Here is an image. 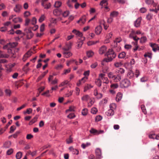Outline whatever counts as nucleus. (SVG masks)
<instances>
[{"instance_id":"1","label":"nucleus","mask_w":159,"mask_h":159,"mask_svg":"<svg viewBox=\"0 0 159 159\" xmlns=\"http://www.w3.org/2000/svg\"><path fill=\"white\" fill-rule=\"evenodd\" d=\"M106 55L107 56V57L104 59L103 61L107 62L111 61L116 56V54L111 49H109Z\"/></svg>"},{"instance_id":"2","label":"nucleus","mask_w":159,"mask_h":159,"mask_svg":"<svg viewBox=\"0 0 159 159\" xmlns=\"http://www.w3.org/2000/svg\"><path fill=\"white\" fill-rule=\"evenodd\" d=\"M25 34L28 39H31L33 37L34 34L30 28H26L25 29Z\"/></svg>"},{"instance_id":"3","label":"nucleus","mask_w":159,"mask_h":159,"mask_svg":"<svg viewBox=\"0 0 159 159\" xmlns=\"http://www.w3.org/2000/svg\"><path fill=\"white\" fill-rule=\"evenodd\" d=\"M99 77L103 81V84H107L109 83V80L108 78L107 77L105 76L104 74L102 73L99 74Z\"/></svg>"},{"instance_id":"4","label":"nucleus","mask_w":159,"mask_h":159,"mask_svg":"<svg viewBox=\"0 0 159 159\" xmlns=\"http://www.w3.org/2000/svg\"><path fill=\"white\" fill-rule=\"evenodd\" d=\"M62 49L64 50L63 54L65 57L68 58L72 56V53L70 51H68V50H67L65 48H63Z\"/></svg>"},{"instance_id":"5","label":"nucleus","mask_w":159,"mask_h":159,"mask_svg":"<svg viewBox=\"0 0 159 159\" xmlns=\"http://www.w3.org/2000/svg\"><path fill=\"white\" fill-rule=\"evenodd\" d=\"M17 42H13L12 43H9L3 47V48L4 49L7 48H13L17 46Z\"/></svg>"},{"instance_id":"6","label":"nucleus","mask_w":159,"mask_h":159,"mask_svg":"<svg viewBox=\"0 0 159 159\" xmlns=\"http://www.w3.org/2000/svg\"><path fill=\"white\" fill-rule=\"evenodd\" d=\"M130 85V82L127 79L123 80L121 83V86L122 87L127 88Z\"/></svg>"},{"instance_id":"7","label":"nucleus","mask_w":159,"mask_h":159,"mask_svg":"<svg viewBox=\"0 0 159 159\" xmlns=\"http://www.w3.org/2000/svg\"><path fill=\"white\" fill-rule=\"evenodd\" d=\"M22 8V7L20 4H17L13 8L14 11L16 13H19Z\"/></svg>"},{"instance_id":"8","label":"nucleus","mask_w":159,"mask_h":159,"mask_svg":"<svg viewBox=\"0 0 159 159\" xmlns=\"http://www.w3.org/2000/svg\"><path fill=\"white\" fill-rule=\"evenodd\" d=\"M102 27L101 25H99L97 26L95 29V32L96 34H100L102 30Z\"/></svg>"},{"instance_id":"9","label":"nucleus","mask_w":159,"mask_h":159,"mask_svg":"<svg viewBox=\"0 0 159 159\" xmlns=\"http://www.w3.org/2000/svg\"><path fill=\"white\" fill-rule=\"evenodd\" d=\"M125 71V70L121 68H118L115 71L117 75H121L123 74Z\"/></svg>"},{"instance_id":"10","label":"nucleus","mask_w":159,"mask_h":159,"mask_svg":"<svg viewBox=\"0 0 159 159\" xmlns=\"http://www.w3.org/2000/svg\"><path fill=\"white\" fill-rule=\"evenodd\" d=\"M150 45L154 52H156L157 51L159 50V47L157 44L155 43H150Z\"/></svg>"},{"instance_id":"11","label":"nucleus","mask_w":159,"mask_h":159,"mask_svg":"<svg viewBox=\"0 0 159 159\" xmlns=\"http://www.w3.org/2000/svg\"><path fill=\"white\" fill-rule=\"evenodd\" d=\"M142 18L141 17H139L134 22V26L136 27H139L141 23Z\"/></svg>"},{"instance_id":"12","label":"nucleus","mask_w":159,"mask_h":159,"mask_svg":"<svg viewBox=\"0 0 159 159\" xmlns=\"http://www.w3.org/2000/svg\"><path fill=\"white\" fill-rule=\"evenodd\" d=\"M41 5L43 6L45 9H48L51 6L50 3H47L45 2L42 1Z\"/></svg>"},{"instance_id":"13","label":"nucleus","mask_w":159,"mask_h":159,"mask_svg":"<svg viewBox=\"0 0 159 159\" xmlns=\"http://www.w3.org/2000/svg\"><path fill=\"white\" fill-rule=\"evenodd\" d=\"M69 149L70 152L73 154L77 155L79 154L78 150L76 149H74L72 147H69Z\"/></svg>"},{"instance_id":"14","label":"nucleus","mask_w":159,"mask_h":159,"mask_svg":"<svg viewBox=\"0 0 159 159\" xmlns=\"http://www.w3.org/2000/svg\"><path fill=\"white\" fill-rule=\"evenodd\" d=\"M107 48L106 46H102L99 50V53L100 54L104 53L107 51Z\"/></svg>"},{"instance_id":"15","label":"nucleus","mask_w":159,"mask_h":159,"mask_svg":"<svg viewBox=\"0 0 159 159\" xmlns=\"http://www.w3.org/2000/svg\"><path fill=\"white\" fill-rule=\"evenodd\" d=\"M86 21V18L85 16L82 17L77 22L79 23L80 25H82L84 24Z\"/></svg>"},{"instance_id":"16","label":"nucleus","mask_w":159,"mask_h":159,"mask_svg":"<svg viewBox=\"0 0 159 159\" xmlns=\"http://www.w3.org/2000/svg\"><path fill=\"white\" fill-rule=\"evenodd\" d=\"M119 13L117 11H113L111 12L110 14V17L112 18H115L117 17L119 15Z\"/></svg>"},{"instance_id":"17","label":"nucleus","mask_w":159,"mask_h":159,"mask_svg":"<svg viewBox=\"0 0 159 159\" xmlns=\"http://www.w3.org/2000/svg\"><path fill=\"white\" fill-rule=\"evenodd\" d=\"M72 32L77 36L79 37H81L82 36L83 34L82 33L75 29L73 30Z\"/></svg>"},{"instance_id":"18","label":"nucleus","mask_w":159,"mask_h":159,"mask_svg":"<svg viewBox=\"0 0 159 159\" xmlns=\"http://www.w3.org/2000/svg\"><path fill=\"white\" fill-rule=\"evenodd\" d=\"M113 79V80L115 82H118L120 81L121 79V76L120 75H115Z\"/></svg>"},{"instance_id":"19","label":"nucleus","mask_w":159,"mask_h":159,"mask_svg":"<svg viewBox=\"0 0 159 159\" xmlns=\"http://www.w3.org/2000/svg\"><path fill=\"white\" fill-rule=\"evenodd\" d=\"M114 111L111 109H109L106 113V115L108 116H112L114 115Z\"/></svg>"},{"instance_id":"20","label":"nucleus","mask_w":159,"mask_h":159,"mask_svg":"<svg viewBox=\"0 0 159 159\" xmlns=\"http://www.w3.org/2000/svg\"><path fill=\"white\" fill-rule=\"evenodd\" d=\"M95 153L98 158H100L101 156V151L99 148H97L95 150Z\"/></svg>"},{"instance_id":"21","label":"nucleus","mask_w":159,"mask_h":159,"mask_svg":"<svg viewBox=\"0 0 159 159\" xmlns=\"http://www.w3.org/2000/svg\"><path fill=\"white\" fill-rule=\"evenodd\" d=\"M128 77L129 79H132L134 77V74L131 70H129L127 74Z\"/></svg>"},{"instance_id":"22","label":"nucleus","mask_w":159,"mask_h":159,"mask_svg":"<svg viewBox=\"0 0 159 159\" xmlns=\"http://www.w3.org/2000/svg\"><path fill=\"white\" fill-rule=\"evenodd\" d=\"M122 95L120 93H118L116 97V100L117 102H119L120 101L122 98Z\"/></svg>"},{"instance_id":"23","label":"nucleus","mask_w":159,"mask_h":159,"mask_svg":"<svg viewBox=\"0 0 159 159\" xmlns=\"http://www.w3.org/2000/svg\"><path fill=\"white\" fill-rule=\"evenodd\" d=\"M89 99L90 97L88 95H84L81 98V100L84 101H87Z\"/></svg>"},{"instance_id":"24","label":"nucleus","mask_w":159,"mask_h":159,"mask_svg":"<svg viewBox=\"0 0 159 159\" xmlns=\"http://www.w3.org/2000/svg\"><path fill=\"white\" fill-rule=\"evenodd\" d=\"M11 143L10 141H8L5 142L3 144V147L5 148H9L11 145Z\"/></svg>"},{"instance_id":"25","label":"nucleus","mask_w":159,"mask_h":159,"mask_svg":"<svg viewBox=\"0 0 159 159\" xmlns=\"http://www.w3.org/2000/svg\"><path fill=\"white\" fill-rule=\"evenodd\" d=\"M94 52L92 50H89L86 52L87 56L89 58L92 57L94 55Z\"/></svg>"},{"instance_id":"26","label":"nucleus","mask_w":159,"mask_h":159,"mask_svg":"<svg viewBox=\"0 0 159 159\" xmlns=\"http://www.w3.org/2000/svg\"><path fill=\"white\" fill-rule=\"evenodd\" d=\"M12 21L14 23H17L22 22V19L20 17H16L13 19Z\"/></svg>"},{"instance_id":"27","label":"nucleus","mask_w":159,"mask_h":159,"mask_svg":"<svg viewBox=\"0 0 159 159\" xmlns=\"http://www.w3.org/2000/svg\"><path fill=\"white\" fill-rule=\"evenodd\" d=\"M145 2L148 4H152L154 7H155L156 6V4L154 3L153 0H146Z\"/></svg>"},{"instance_id":"28","label":"nucleus","mask_w":159,"mask_h":159,"mask_svg":"<svg viewBox=\"0 0 159 159\" xmlns=\"http://www.w3.org/2000/svg\"><path fill=\"white\" fill-rule=\"evenodd\" d=\"M95 82L96 84L99 87H101L102 85V82L99 78L95 80Z\"/></svg>"},{"instance_id":"29","label":"nucleus","mask_w":159,"mask_h":159,"mask_svg":"<svg viewBox=\"0 0 159 159\" xmlns=\"http://www.w3.org/2000/svg\"><path fill=\"white\" fill-rule=\"evenodd\" d=\"M107 0H102L100 3V5L102 6H105L107 5Z\"/></svg>"},{"instance_id":"30","label":"nucleus","mask_w":159,"mask_h":159,"mask_svg":"<svg viewBox=\"0 0 159 159\" xmlns=\"http://www.w3.org/2000/svg\"><path fill=\"white\" fill-rule=\"evenodd\" d=\"M90 132L91 134H93L94 135H98V130L93 128L91 129L90 130Z\"/></svg>"},{"instance_id":"31","label":"nucleus","mask_w":159,"mask_h":159,"mask_svg":"<svg viewBox=\"0 0 159 159\" xmlns=\"http://www.w3.org/2000/svg\"><path fill=\"white\" fill-rule=\"evenodd\" d=\"M126 56V53L125 52H122L119 54L118 57L119 58H124Z\"/></svg>"},{"instance_id":"32","label":"nucleus","mask_w":159,"mask_h":159,"mask_svg":"<svg viewBox=\"0 0 159 159\" xmlns=\"http://www.w3.org/2000/svg\"><path fill=\"white\" fill-rule=\"evenodd\" d=\"M91 145V143L89 142H87L86 143H83L82 144L81 147L85 149L86 148L89 146Z\"/></svg>"},{"instance_id":"33","label":"nucleus","mask_w":159,"mask_h":159,"mask_svg":"<svg viewBox=\"0 0 159 159\" xmlns=\"http://www.w3.org/2000/svg\"><path fill=\"white\" fill-rule=\"evenodd\" d=\"M22 155V153L20 152H19L16 154V158L17 159H20L21 158Z\"/></svg>"},{"instance_id":"34","label":"nucleus","mask_w":159,"mask_h":159,"mask_svg":"<svg viewBox=\"0 0 159 159\" xmlns=\"http://www.w3.org/2000/svg\"><path fill=\"white\" fill-rule=\"evenodd\" d=\"M38 117L36 116H35L30 122L29 124L31 125L35 122L37 120Z\"/></svg>"},{"instance_id":"35","label":"nucleus","mask_w":159,"mask_h":159,"mask_svg":"<svg viewBox=\"0 0 159 159\" xmlns=\"http://www.w3.org/2000/svg\"><path fill=\"white\" fill-rule=\"evenodd\" d=\"M69 81L67 80H65L61 82L59 85V87L64 86L68 84Z\"/></svg>"},{"instance_id":"36","label":"nucleus","mask_w":159,"mask_h":159,"mask_svg":"<svg viewBox=\"0 0 159 159\" xmlns=\"http://www.w3.org/2000/svg\"><path fill=\"white\" fill-rule=\"evenodd\" d=\"M99 42L98 41L95 42L93 41H89L87 42V45L88 46H90L96 44V43Z\"/></svg>"},{"instance_id":"37","label":"nucleus","mask_w":159,"mask_h":159,"mask_svg":"<svg viewBox=\"0 0 159 159\" xmlns=\"http://www.w3.org/2000/svg\"><path fill=\"white\" fill-rule=\"evenodd\" d=\"M61 5V3L60 1H56L55 2L54 6L56 8H58L60 7Z\"/></svg>"},{"instance_id":"38","label":"nucleus","mask_w":159,"mask_h":159,"mask_svg":"<svg viewBox=\"0 0 159 159\" xmlns=\"http://www.w3.org/2000/svg\"><path fill=\"white\" fill-rule=\"evenodd\" d=\"M116 108V104L114 103H111L110 105V109H111L113 110V111H114Z\"/></svg>"},{"instance_id":"39","label":"nucleus","mask_w":159,"mask_h":159,"mask_svg":"<svg viewBox=\"0 0 159 159\" xmlns=\"http://www.w3.org/2000/svg\"><path fill=\"white\" fill-rule=\"evenodd\" d=\"M5 92L7 96H10L11 95V92L9 89H6L5 91Z\"/></svg>"},{"instance_id":"40","label":"nucleus","mask_w":159,"mask_h":159,"mask_svg":"<svg viewBox=\"0 0 159 159\" xmlns=\"http://www.w3.org/2000/svg\"><path fill=\"white\" fill-rule=\"evenodd\" d=\"M9 57V55L6 54H3L1 51H0V58H8Z\"/></svg>"},{"instance_id":"41","label":"nucleus","mask_w":159,"mask_h":159,"mask_svg":"<svg viewBox=\"0 0 159 159\" xmlns=\"http://www.w3.org/2000/svg\"><path fill=\"white\" fill-rule=\"evenodd\" d=\"M119 85L117 83L112 84L110 86L111 88L112 89H117Z\"/></svg>"},{"instance_id":"42","label":"nucleus","mask_w":159,"mask_h":159,"mask_svg":"<svg viewBox=\"0 0 159 159\" xmlns=\"http://www.w3.org/2000/svg\"><path fill=\"white\" fill-rule=\"evenodd\" d=\"M122 65V63L120 62H116L114 63V66L118 68Z\"/></svg>"},{"instance_id":"43","label":"nucleus","mask_w":159,"mask_h":159,"mask_svg":"<svg viewBox=\"0 0 159 159\" xmlns=\"http://www.w3.org/2000/svg\"><path fill=\"white\" fill-rule=\"evenodd\" d=\"M83 116H86L88 114V109L87 108H84L81 112Z\"/></svg>"},{"instance_id":"44","label":"nucleus","mask_w":159,"mask_h":159,"mask_svg":"<svg viewBox=\"0 0 159 159\" xmlns=\"http://www.w3.org/2000/svg\"><path fill=\"white\" fill-rule=\"evenodd\" d=\"M147 40V38L146 37H142L140 39V42L141 43H145Z\"/></svg>"},{"instance_id":"45","label":"nucleus","mask_w":159,"mask_h":159,"mask_svg":"<svg viewBox=\"0 0 159 159\" xmlns=\"http://www.w3.org/2000/svg\"><path fill=\"white\" fill-rule=\"evenodd\" d=\"M102 119V116L100 115L97 116L95 118V120L96 121H99L101 120Z\"/></svg>"},{"instance_id":"46","label":"nucleus","mask_w":159,"mask_h":159,"mask_svg":"<svg viewBox=\"0 0 159 159\" xmlns=\"http://www.w3.org/2000/svg\"><path fill=\"white\" fill-rule=\"evenodd\" d=\"M75 60L74 59H71L67 61H66V65L67 66H69V65L71 64L74 61H75Z\"/></svg>"},{"instance_id":"47","label":"nucleus","mask_w":159,"mask_h":159,"mask_svg":"<svg viewBox=\"0 0 159 159\" xmlns=\"http://www.w3.org/2000/svg\"><path fill=\"white\" fill-rule=\"evenodd\" d=\"M135 34V32L133 30H132L131 33L129 34V37L130 38H132V37H133L134 36H135L134 35Z\"/></svg>"},{"instance_id":"48","label":"nucleus","mask_w":159,"mask_h":159,"mask_svg":"<svg viewBox=\"0 0 159 159\" xmlns=\"http://www.w3.org/2000/svg\"><path fill=\"white\" fill-rule=\"evenodd\" d=\"M32 109L30 108H28L26 110V111H24V114L27 113L28 114H30L32 113Z\"/></svg>"},{"instance_id":"49","label":"nucleus","mask_w":159,"mask_h":159,"mask_svg":"<svg viewBox=\"0 0 159 159\" xmlns=\"http://www.w3.org/2000/svg\"><path fill=\"white\" fill-rule=\"evenodd\" d=\"M63 67V65L62 64H60L57 65L55 68L57 70H59L61 69Z\"/></svg>"},{"instance_id":"50","label":"nucleus","mask_w":159,"mask_h":159,"mask_svg":"<svg viewBox=\"0 0 159 159\" xmlns=\"http://www.w3.org/2000/svg\"><path fill=\"white\" fill-rule=\"evenodd\" d=\"M67 4L70 8H71L73 7V6L72 4V2L70 0H68L67 1Z\"/></svg>"},{"instance_id":"51","label":"nucleus","mask_w":159,"mask_h":159,"mask_svg":"<svg viewBox=\"0 0 159 159\" xmlns=\"http://www.w3.org/2000/svg\"><path fill=\"white\" fill-rule=\"evenodd\" d=\"M141 109L143 112L145 114H146L147 113V111L146 109H145V107L144 105H142L141 106Z\"/></svg>"},{"instance_id":"52","label":"nucleus","mask_w":159,"mask_h":159,"mask_svg":"<svg viewBox=\"0 0 159 159\" xmlns=\"http://www.w3.org/2000/svg\"><path fill=\"white\" fill-rule=\"evenodd\" d=\"M97 111L98 110L95 107H93L91 109V113L93 114H96Z\"/></svg>"},{"instance_id":"53","label":"nucleus","mask_w":159,"mask_h":159,"mask_svg":"<svg viewBox=\"0 0 159 159\" xmlns=\"http://www.w3.org/2000/svg\"><path fill=\"white\" fill-rule=\"evenodd\" d=\"M45 16L44 15H42L39 18V21L40 22H42L45 19Z\"/></svg>"},{"instance_id":"54","label":"nucleus","mask_w":159,"mask_h":159,"mask_svg":"<svg viewBox=\"0 0 159 159\" xmlns=\"http://www.w3.org/2000/svg\"><path fill=\"white\" fill-rule=\"evenodd\" d=\"M115 75L112 72H110L108 74V76L110 79H113Z\"/></svg>"},{"instance_id":"55","label":"nucleus","mask_w":159,"mask_h":159,"mask_svg":"<svg viewBox=\"0 0 159 159\" xmlns=\"http://www.w3.org/2000/svg\"><path fill=\"white\" fill-rule=\"evenodd\" d=\"M122 40L121 38L120 37L116 38V39L114 41V43H116L117 44V43H119Z\"/></svg>"},{"instance_id":"56","label":"nucleus","mask_w":159,"mask_h":159,"mask_svg":"<svg viewBox=\"0 0 159 159\" xmlns=\"http://www.w3.org/2000/svg\"><path fill=\"white\" fill-rule=\"evenodd\" d=\"M69 14V12L68 11H64L62 13V15L64 17H67Z\"/></svg>"},{"instance_id":"57","label":"nucleus","mask_w":159,"mask_h":159,"mask_svg":"<svg viewBox=\"0 0 159 159\" xmlns=\"http://www.w3.org/2000/svg\"><path fill=\"white\" fill-rule=\"evenodd\" d=\"M88 79V77H84L83 78L80 80L79 81L80 83L83 82V83H84Z\"/></svg>"},{"instance_id":"58","label":"nucleus","mask_w":159,"mask_h":159,"mask_svg":"<svg viewBox=\"0 0 159 159\" xmlns=\"http://www.w3.org/2000/svg\"><path fill=\"white\" fill-rule=\"evenodd\" d=\"M13 149L12 148H10L7 151V155H10L13 153Z\"/></svg>"},{"instance_id":"59","label":"nucleus","mask_w":159,"mask_h":159,"mask_svg":"<svg viewBox=\"0 0 159 159\" xmlns=\"http://www.w3.org/2000/svg\"><path fill=\"white\" fill-rule=\"evenodd\" d=\"M27 105V104H25L22 105L21 107L18 108L17 109V110L19 111L21 110V109L25 107Z\"/></svg>"},{"instance_id":"60","label":"nucleus","mask_w":159,"mask_h":159,"mask_svg":"<svg viewBox=\"0 0 159 159\" xmlns=\"http://www.w3.org/2000/svg\"><path fill=\"white\" fill-rule=\"evenodd\" d=\"M20 133V131H17L14 134L12 135V136L14 138H16Z\"/></svg>"},{"instance_id":"61","label":"nucleus","mask_w":159,"mask_h":159,"mask_svg":"<svg viewBox=\"0 0 159 159\" xmlns=\"http://www.w3.org/2000/svg\"><path fill=\"white\" fill-rule=\"evenodd\" d=\"M30 13L29 11H26L24 13V16L25 17H27L30 16Z\"/></svg>"},{"instance_id":"62","label":"nucleus","mask_w":159,"mask_h":159,"mask_svg":"<svg viewBox=\"0 0 159 159\" xmlns=\"http://www.w3.org/2000/svg\"><path fill=\"white\" fill-rule=\"evenodd\" d=\"M32 52L30 51H28L25 54V57H29L32 55Z\"/></svg>"},{"instance_id":"63","label":"nucleus","mask_w":159,"mask_h":159,"mask_svg":"<svg viewBox=\"0 0 159 159\" xmlns=\"http://www.w3.org/2000/svg\"><path fill=\"white\" fill-rule=\"evenodd\" d=\"M72 43L71 42L69 43V44H66V48L67 50H69L71 48Z\"/></svg>"},{"instance_id":"64","label":"nucleus","mask_w":159,"mask_h":159,"mask_svg":"<svg viewBox=\"0 0 159 159\" xmlns=\"http://www.w3.org/2000/svg\"><path fill=\"white\" fill-rule=\"evenodd\" d=\"M152 17V15L151 14H148L146 16V19L148 20L151 19Z\"/></svg>"}]
</instances>
